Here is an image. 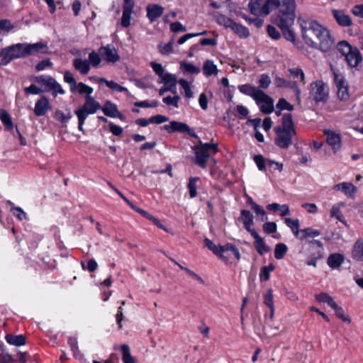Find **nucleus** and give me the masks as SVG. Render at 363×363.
Wrapping results in <instances>:
<instances>
[{
	"label": "nucleus",
	"instance_id": "obj_29",
	"mask_svg": "<svg viewBox=\"0 0 363 363\" xmlns=\"http://www.w3.org/2000/svg\"><path fill=\"white\" fill-rule=\"evenodd\" d=\"M9 49L11 51V55H13V59L26 57L23 43L13 45L12 46L9 47Z\"/></svg>",
	"mask_w": 363,
	"mask_h": 363
},
{
	"label": "nucleus",
	"instance_id": "obj_62",
	"mask_svg": "<svg viewBox=\"0 0 363 363\" xmlns=\"http://www.w3.org/2000/svg\"><path fill=\"white\" fill-rule=\"evenodd\" d=\"M11 211L13 214L19 220H23L26 219L27 215L20 207H12Z\"/></svg>",
	"mask_w": 363,
	"mask_h": 363
},
{
	"label": "nucleus",
	"instance_id": "obj_34",
	"mask_svg": "<svg viewBox=\"0 0 363 363\" xmlns=\"http://www.w3.org/2000/svg\"><path fill=\"white\" fill-rule=\"evenodd\" d=\"M301 235L298 237L300 240L308 239L310 238H315L320 235V232L318 230H315L311 228H307L301 230Z\"/></svg>",
	"mask_w": 363,
	"mask_h": 363
},
{
	"label": "nucleus",
	"instance_id": "obj_36",
	"mask_svg": "<svg viewBox=\"0 0 363 363\" xmlns=\"http://www.w3.org/2000/svg\"><path fill=\"white\" fill-rule=\"evenodd\" d=\"M180 67L184 72H188L189 74H198L201 72V69L199 67H196L194 65H193L192 63L187 62H184V61L181 62Z\"/></svg>",
	"mask_w": 363,
	"mask_h": 363
},
{
	"label": "nucleus",
	"instance_id": "obj_30",
	"mask_svg": "<svg viewBox=\"0 0 363 363\" xmlns=\"http://www.w3.org/2000/svg\"><path fill=\"white\" fill-rule=\"evenodd\" d=\"M286 225L290 228L294 235L296 237H299L301 230H299L300 223L298 219H291L290 218H285Z\"/></svg>",
	"mask_w": 363,
	"mask_h": 363
},
{
	"label": "nucleus",
	"instance_id": "obj_11",
	"mask_svg": "<svg viewBox=\"0 0 363 363\" xmlns=\"http://www.w3.org/2000/svg\"><path fill=\"white\" fill-rule=\"evenodd\" d=\"M99 52L101 57L108 62L114 63L120 60V56L113 45L102 46L99 48Z\"/></svg>",
	"mask_w": 363,
	"mask_h": 363
},
{
	"label": "nucleus",
	"instance_id": "obj_49",
	"mask_svg": "<svg viewBox=\"0 0 363 363\" xmlns=\"http://www.w3.org/2000/svg\"><path fill=\"white\" fill-rule=\"evenodd\" d=\"M334 309L335 315L340 318L342 321L346 323H350L351 320L349 316L345 314L344 310L342 307L339 306L337 303L336 306H334L333 308Z\"/></svg>",
	"mask_w": 363,
	"mask_h": 363
},
{
	"label": "nucleus",
	"instance_id": "obj_51",
	"mask_svg": "<svg viewBox=\"0 0 363 363\" xmlns=\"http://www.w3.org/2000/svg\"><path fill=\"white\" fill-rule=\"evenodd\" d=\"M179 84L184 89L186 97L189 99L191 98L193 96V92L191 91L189 82L186 79H180L179 80Z\"/></svg>",
	"mask_w": 363,
	"mask_h": 363
},
{
	"label": "nucleus",
	"instance_id": "obj_39",
	"mask_svg": "<svg viewBox=\"0 0 363 363\" xmlns=\"http://www.w3.org/2000/svg\"><path fill=\"white\" fill-rule=\"evenodd\" d=\"M273 264H269L268 266H264L261 268L259 274V279L261 281H267L269 280L270 277V272L274 269Z\"/></svg>",
	"mask_w": 363,
	"mask_h": 363
},
{
	"label": "nucleus",
	"instance_id": "obj_47",
	"mask_svg": "<svg viewBox=\"0 0 363 363\" xmlns=\"http://www.w3.org/2000/svg\"><path fill=\"white\" fill-rule=\"evenodd\" d=\"M205 245L213 252L216 256L219 257L220 251H222L221 245H216L211 240L208 238L204 239Z\"/></svg>",
	"mask_w": 363,
	"mask_h": 363
},
{
	"label": "nucleus",
	"instance_id": "obj_33",
	"mask_svg": "<svg viewBox=\"0 0 363 363\" xmlns=\"http://www.w3.org/2000/svg\"><path fill=\"white\" fill-rule=\"evenodd\" d=\"M121 350L122 352V359L124 363H135V359L131 355L130 347L128 345H122Z\"/></svg>",
	"mask_w": 363,
	"mask_h": 363
},
{
	"label": "nucleus",
	"instance_id": "obj_61",
	"mask_svg": "<svg viewBox=\"0 0 363 363\" xmlns=\"http://www.w3.org/2000/svg\"><path fill=\"white\" fill-rule=\"evenodd\" d=\"M277 107L280 111L281 110H288V111H292L293 110V106L290 104L286 99H280L277 104Z\"/></svg>",
	"mask_w": 363,
	"mask_h": 363
},
{
	"label": "nucleus",
	"instance_id": "obj_23",
	"mask_svg": "<svg viewBox=\"0 0 363 363\" xmlns=\"http://www.w3.org/2000/svg\"><path fill=\"white\" fill-rule=\"evenodd\" d=\"M345 260L344 256L340 253H333L329 255L327 264L332 269H336L341 266Z\"/></svg>",
	"mask_w": 363,
	"mask_h": 363
},
{
	"label": "nucleus",
	"instance_id": "obj_32",
	"mask_svg": "<svg viewBox=\"0 0 363 363\" xmlns=\"http://www.w3.org/2000/svg\"><path fill=\"white\" fill-rule=\"evenodd\" d=\"M98 81L101 83L106 84V85L112 90L118 91V92H128L127 88L121 86L118 83L114 81H108L105 78H99Z\"/></svg>",
	"mask_w": 363,
	"mask_h": 363
},
{
	"label": "nucleus",
	"instance_id": "obj_37",
	"mask_svg": "<svg viewBox=\"0 0 363 363\" xmlns=\"http://www.w3.org/2000/svg\"><path fill=\"white\" fill-rule=\"evenodd\" d=\"M216 21L219 25L223 26L227 28H230L234 23L231 18L221 13H218L216 15Z\"/></svg>",
	"mask_w": 363,
	"mask_h": 363
},
{
	"label": "nucleus",
	"instance_id": "obj_13",
	"mask_svg": "<svg viewBox=\"0 0 363 363\" xmlns=\"http://www.w3.org/2000/svg\"><path fill=\"white\" fill-rule=\"evenodd\" d=\"M164 10V7L158 4H149L146 8L147 17L150 22H154L162 15Z\"/></svg>",
	"mask_w": 363,
	"mask_h": 363
},
{
	"label": "nucleus",
	"instance_id": "obj_57",
	"mask_svg": "<svg viewBox=\"0 0 363 363\" xmlns=\"http://www.w3.org/2000/svg\"><path fill=\"white\" fill-rule=\"evenodd\" d=\"M54 117L56 120L62 123H66L72 117V115L69 111L67 114H65L62 111H56Z\"/></svg>",
	"mask_w": 363,
	"mask_h": 363
},
{
	"label": "nucleus",
	"instance_id": "obj_1",
	"mask_svg": "<svg viewBox=\"0 0 363 363\" xmlns=\"http://www.w3.org/2000/svg\"><path fill=\"white\" fill-rule=\"evenodd\" d=\"M308 24V26L301 24L302 35L306 44L323 52L330 51L334 42L329 31L315 21H310Z\"/></svg>",
	"mask_w": 363,
	"mask_h": 363
},
{
	"label": "nucleus",
	"instance_id": "obj_55",
	"mask_svg": "<svg viewBox=\"0 0 363 363\" xmlns=\"http://www.w3.org/2000/svg\"><path fill=\"white\" fill-rule=\"evenodd\" d=\"M264 303L270 309H272L274 306L273 291L269 289L264 296Z\"/></svg>",
	"mask_w": 363,
	"mask_h": 363
},
{
	"label": "nucleus",
	"instance_id": "obj_60",
	"mask_svg": "<svg viewBox=\"0 0 363 363\" xmlns=\"http://www.w3.org/2000/svg\"><path fill=\"white\" fill-rule=\"evenodd\" d=\"M49 91L52 92V95L54 97H56L57 94H65V91L63 89L62 86L55 80L52 86H51Z\"/></svg>",
	"mask_w": 363,
	"mask_h": 363
},
{
	"label": "nucleus",
	"instance_id": "obj_10",
	"mask_svg": "<svg viewBox=\"0 0 363 363\" xmlns=\"http://www.w3.org/2000/svg\"><path fill=\"white\" fill-rule=\"evenodd\" d=\"M255 101L262 113L269 114L274 111V100L264 91L259 93Z\"/></svg>",
	"mask_w": 363,
	"mask_h": 363
},
{
	"label": "nucleus",
	"instance_id": "obj_6",
	"mask_svg": "<svg viewBox=\"0 0 363 363\" xmlns=\"http://www.w3.org/2000/svg\"><path fill=\"white\" fill-rule=\"evenodd\" d=\"M329 96V87L322 80L313 82L310 85L309 97L315 103L325 102Z\"/></svg>",
	"mask_w": 363,
	"mask_h": 363
},
{
	"label": "nucleus",
	"instance_id": "obj_26",
	"mask_svg": "<svg viewBox=\"0 0 363 363\" xmlns=\"http://www.w3.org/2000/svg\"><path fill=\"white\" fill-rule=\"evenodd\" d=\"M352 257L357 261H363V242L357 240L354 245L352 250Z\"/></svg>",
	"mask_w": 363,
	"mask_h": 363
},
{
	"label": "nucleus",
	"instance_id": "obj_14",
	"mask_svg": "<svg viewBox=\"0 0 363 363\" xmlns=\"http://www.w3.org/2000/svg\"><path fill=\"white\" fill-rule=\"evenodd\" d=\"M23 44L26 56L34 55L38 52H46L48 50V46L41 42L33 44Z\"/></svg>",
	"mask_w": 363,
	"mask_h": 363
},
{
	"label": "nucleus",
	"instance_id": "obj_38",
	"mask_svg": "<svg viewBox=\"0 0 363 363\" xmlns=\"http://www.w3.org/2000/svg\"><path fill=\"white\" fill-rule=\"evenodd\" d=\"M315 299L320 303H327L328 305L331 308H333L334 306H336L335 301L327 293L323 292L316 295Z\"/></svg>",
	"mask_w": 363,
	"mask_h": 363
},
{
	"label": "nucleus",
	"instance_id": "obj_15",
	"mask_svg": "<svg viewBox=\"0 0 363 363\" xmlns=\"http://www.w3.org/2000/svg\"><path fill=\"white\" fill-rule=\"evenodd\" d=\"M253 215L250 211L241 210L239 220L242 222L244 228L250 235L252 234V232L256 231L254 228H251L253 225Z\"/></svg>",
	"mask_w": 363,
	"mask_h": 363
},
{
	"label": "nucleus",
	"instance_id": "obj_64",
	"mask_svg": "<svg viewBox=\"0 0 363 363\" xmlns=\"http://www.w3.org/2000/svg\"><path fill=\"white\" fill-rule=\"evenodd\" d=\"M351 11L355 16L363 18V4L355 5Z\"/></svg>",
	"mask_w": 363,
	"mask_h": 363
},
{
	"label": "nucleus",
	"instance_id": "obj_19",
	"mask_svg": "<svg viewBox=\"0 0 363 363\" xmlns=\"http://www.w3.org/2000/svg\"><path fill=\"white\" fill-rule=\"evenodd\" d=\"M251 235L255 240V247L256 248V250L260 255H262L264 253L269 252L270 251V248L267 245H266L263 238L259 235L257 231L252 232V234H251Z\"/></svg>",
	"mask_w": 363,
	"mask_h": 363
},
{
	"label": "nucleus",
	"instance_id": "obj_8",
	"mask_svg": "<svg viewBox=\"0 0 363 363\" xmlns=\"http://www.w3.org/2000/svg\"><path fill=\"white\" fill-rule=\"evenodd\" d=\"M275 131L279 136H293L296 135L291 114L287 113L283 116L281 125L276 127Z\"/></svg>",
	"mask_w": 363,
	"mask_h": 363
},
{
	"label": "nucleus",
	"instance_id": "obj_9",
	"mask_svg": "<svg viewBox=\"0 0 363 363\" xmlns=\"http://www.w3.org/2000/svg\"><path fill=\"white\" fill-rule=\"evenodd\" d=\"M164 128L169 134L179 133L187 134L189 136H196L193 130L191 129L186 123L179 121H171L169 124L164 125Z\"/></svg>",
	"mask_w": 363,
	"mask_h": 363
},
{
	"label": "nucleus",
	"instance_id": "obj_31",
	"mask_svg": "<svg viewBox=\"0 0 363 363\" xmlns=\"http://www.w3.org/2000/svg\"><path fill=\"white\" fill-rule=\"evenodd\" d=\"M230 29L235 33L240 38H247L250 35V32L248 29L234 21L233 26H231Z\"/></svg>",
	"mask_w": 363,
	"mask_h": 363
},
{
	"label": "nucleus",
	"instance_id": "obj_43",
	"mask_svg": "<svg viewBox=\"0 0 363 363\" xmlns=\"http://www.w3.org/2000/svg\"><path fill=\"white\" fill-rule=\"evenodd\" d=\"M13 60V55H11V51L9 48L4 49L0 52V65H6Z\"/></svg>",
	"mask_w": 363,
	"mask_h": 363
},
{
	"label": "nucleus",
	"instance_id": "obj_16",
	"mask_svg": "<svg viewBox=\"0 0 363 363\" xmlns=\"http://www.w3.org/2000/svg\"><path fill=\"white\" fill-rule=\"evenodd\" d=\"M104 113L108 117L123 118V116L119 112L117 106L111 101H106L101 108Z\"/></svg>",
	"mask_w": 363,
	"mask_h": 363
},
{
	"label": "nucleus",
	"instance_id": "obj_18",
	"mask_svg": "<svg viewBox=\"0 0 363 363\" xmlns=\"http://www.w3.org/2000/svg\"><path fill=\"white\" fill-rule=\"evenodd\" d=\"M348 65L352 67H356L362 61V57L359 50L354 48L345 57Z\"/></svg>",
	"mask_w": 363,
	"mask_h": 363
},
{
	"label": "nucleus",
	"instance_id": "obj_50",
	"mask_svg": "<svg viewBox=\"0 0 363 363\" xmlns=\"http://www.w3.org/2000/svg\"><path fill=\"white\" fill-rule=\"evenodd\" d=\"M352 48L348 43L346 41H341L338 43L337 49L341 52L344 57H345L348 53H350L352 49Z\"/></svg>",
	"mask_w": 363,
	"mask_h": 363
},
{
	"label": "nucleus",
	"instance_id": "obj_12",
	"mask_svg": "<svg viewBox=\"0 0 363 363\" xmlns=\"http://www.w3.org/2000/svg\"><path fill=\"white\" fill-rule=\"evenodd\" d=\"M332 14L337 24L340 26L348 27L352 23L351 18L344 10L333 9Z\"/></svg>",
	"mask_w": 363,
	"mask_h": 363
},
{
	"label": "nucleus",
	"instance_id": "obj_5",
	"mask_svg": "<svg viewBox=\"0 0 363 363\" xmlns=\"http://www.w3.org/2000/svg\"><path fill=\"white\" fill-rule=\"evenodd\" d=\"M101 108L100 103L96 101L91 96H86L83 106L75 111L80 125L84 124L89 115L94 114Z\"/></svg>",
	"mask_w": 363,
	"mask_h": 363
},
{
	"label": "nucleus",
	"instance_id": "obj_25",
	"mask_svg": "<svg viewBox=\"0 0 363 363\" xmlns=\"http://www.w3.org/2000/svg\"><path fill=\"white\" fill-rule=\"evenodd\" d=\"M203 72L206 77H210L212 75H217L218 69L213 60H206L203 65Z\"/></svg>",
	"mask_w": 363,
	"mask_h": 363
},
{
	"label": "nucleus",
	"instance_id": "obj_24",
	"mask_svg": "<svg viewBox=\"0 0 363 363\" xmlns=\"http://www.w3.org/2000/svg\"><path fill=\"white\" fill-rule=\"evenodd\" d=\"M334 189L336 190H341L348 196H351L357 191L356 186L353 184L349 182L337 184L334 186Z\"/></svg>",
	"mask_w": 363,
	"mask_h": 363
},
{
	"label": "nucleus",
	"instance_id": "obj_42",
	"mask_svg": "<svg viewBox=\"0 0 363 363\" xmlns=\"http://www.w3.org/2000/svg\"><path fill=\"white\" fill-rule=\"evenodd\" d=\"M287 246L284 243H278L274 248V257L277 259H281L287 252Z\"/></svg>",
	"mask_w": 363,
	"mask_h": 363
},
{
	"label": "nucleus",
	"instance_id": "obj_40",
	"mask_svg": "<svg viewBox=\"0 0 363 363\" xmlns=\"http://www.w3.org/2000/svg\"><path fill=\"white\" fill-rule=\"evenodd\" d=\"M199 177H192L189 179V182L187 184V188L189 191V196L190 198L193 199L197 195V186H196V182L199 180Z\"/></svg>",
	"mask_w": 363,
	"mask_h": 363
},
{
	"label": "nucleus",
	"instance_id": "obj_20",
	"mask_svg": "<svg viewBox=\"0 0 363 363\" xmlns=\"http://www.w3.org/2000/svg\"><path fill=\"white\" fill-rule=\"evenodd\" d=\"M159 83H163L164 86L170 89V92L175 94L177 91V79L176 77L170 73L166 72L165 75L160 79Z\"/></svg>",
	"mask_w": 363,
	"mask_h": 363
},
{
	"label": "nucleus",
	"instance_id": "obj_35",
	"mask_svg": "<svg viewBox=\"0 0 363 363\" xmlns=\"http://www.w3.org/2000/svg\"><path fill=\"white\" fill-rule=\"evenodd\" d=\"M64 81L69 85L71 92L75 94L77 83L74 77L73 74L70 71L67 70L65 72Z\"/></svg>",
	"mask_w": 363,
	"mask_h": 363
},
{
	"label": "nucleus",
	"instance_id": "obj_22",
	"mask_svg": "<svg viewBox=\"0 0 363 363\" xmlns=\"http://www.w3.org/2000/svg\"><path fill=\"white\" fill-rule=\"evenodd\" d=\"M239 91L243 94L247 95L253 98L255 101L259 95V93L262 91V90L258 89L254 86L250 84H242L238 86Z\"/></svg>",
	"mask_w": 363,
	"mask_h": 363
},
{
	"label": "nucleus",
	"instance_id": "obj_3",
	"mask_svg": "<svg viewBox=\"0 0 363 363\" xmlns=\"http://www.w3.org/2000/svg\"><path fill=\"white\" fill-rule=\"evenodd\" d=\"M286 2L288 0H266L262 4L260 0H252L248 4V8L251 13L255 16H267L275 9L277 11L282 10Z\"/></svg>",
	"mask_w": 363,
	"mask_h": 363
},
{
	"label": "nucleus",
	"instance_id": "obj_17",
	"mask_svg": "<svg viewBox=\"0 0 363 363\" xmlns=\"http://www.w3.org/2000/svg\"><path fill=\"white\" fill-rule=\"evenodd\" d=\"M49 109H51V106L48 99L45 96H42L35 103L34 113L38 116H44Z\"/></svg>",
	"mask_w": 363,
	"mask_h": 363
},
{
	"label": "nucleus",
	"instance_id": "obj_45",
	"mask_svg": "<svg viewBox=\"0 0 363 363\" xmlns=\"http://www.w3.org/2000/svg\"><path fill=\"white\" fill-rule=\"evenodd\" d=\"M89 62L90 63V66L94 67H96L99 65L101 62V56L99 52H96L92 51L89 54Z\"/></svg>",
	"mask_w": 363,
	"mask_h": 363
},
{
	"label": "nucleus",
	"instance_id": "obj_28",
	"mask_svg": "<svg viewBox=\"0 0 363 363\" xmlns=\"http://www.w3.org/2000/svg\"><path fill=\"white\" fill-rule=\"evenodd\" d=\"M55 79L50 77L46 75H40L35 78V82L39 84H41L45 87L46 91H49L52 86Z\"/></svg>",
	"mask_w": 363,
	"mask_h": 363
},
{
	"label": "nucleus",
	"instance_id": "obj_63",
	"mask_svg": "<svg viewBox=\"0 0 363 363\" xmlns=\"http://www.w3.org/2000/svg\"><path fill=\"white\" fill-rule=\"evenodd\" d=\"M271 84V79L267 74H262L259 80V86L262 89H267Z\"/></svg>",
	"mask_w": 363,
	"mask_h": 363
},
{
	"label": "nucleus",
	"instance_id": "obj_58",
	"mask_svg": "<svg viewBox=\"0 0 363 363\" xmlns=\"http://www.w3.org/2000/svg\"><path fill=\"white\" fill-rule=\"evenodd\" d=\"M263 230L267 234L277 232V226L274 222H266L262 226Z\"/></svg>",
	"mask_w": 363,
	"mask_h": 363
},
{
	"label": "nucleus",
	"instance_id": "obj_46",
	"mask_svg": "<svg viewBox=\"0 0 363 363\" xmlns=\"http://www.w3.org/2000/svg\"><path fill=\"white\" fill-rule=\"evenodd\" d=\"M133 10L123 9V14L121 17V26L128 28L130 25L131 13Z\"/></svg>",
	"mask_w": 363,
	"mask_h": 363
},
{
	"label": "nucleus",
	"instance_id": "obj_21",
	"mask_svg": "<svg viewBox=\"0 0 363 363\" xmlns=\"http://www.w3.org/2000/svg\"><path fill=\"white\" fill-rule=\"evenodd\" d=\"M74 68L82 74H87L90 70V63L87 60H83L81 57L75 58L73 60Z\"/></svg>",
	"mask_w": 363,
	"mask_h": 363
},
{
	"label": "nucleus",
	"instance_id": "obj_54",
	"mask_svg": "<svg viewBox=\"0 0 363 363\" xmlns=\"http://www.w3.org/2000/svg\"><path fill=\"white\" fill-rule=\"evenodd\" d=\"M274 143L281 148H286L292 144L291 138H276Z\"/></svg>",
	"mask_w": 363,
	"mask_h": 363
},
{
	"label": "nucleus",
	"instance_id": "obj_4",
	"mask_svg": "<svg viewBox=\"0 0 363 363\" xmlns=\"http://www.w3.org/2000/svg\"><path fill=\"white\" fill-rule=\"evenodd\" d=\"M218 152V148L216 143H200L194 148L195 157L194 162L199 167L205 169L208 159Z\"/></svg>",
	"mask_w": 363,
	"mask_h": 363
},
{
	"label": "nucleus",
	"instance_id": "obj_52",
	"mask_svg": "<svg viewBox=\"0 0 363 363\" xmlns=\"http://www.w3.org/2000/svg\"><path fill=\"white\" fill-rule=\"evenodd\" d=\"M174 40H171L167 44H160L158 45V50L162 55H168L173 51Z\"/></svg>",
	"mask_w": 363,
	"mask_h": 363
},
{
	"label": "nucleus",
	"instance_id": "obj_53",
	"mask_svg": "<svg viewBox=\"0 0 363 363\" xmlns=\"http://www.w3.org/2000/svg\"><path fill=\"white\" fill-rule=\"evenodd\" d=\"M341 138H326L327 143L333 148L335 152L341 147Z\"/></svg>",
	"mask_w": 363,
	"mask_h": 363
},
{
	"label": "nucleus",
	"instance_id": "obj_7",
	"mask_svg": "<svg viewBox=\"0 0 363 363\" xmlns=\"http://www.w3.org/2000/svg\"><path fill=\"white\" fill-rule=\"evenodd\" d=\"M334 83L337 89V96L340 101H347L350 99L348 84L339 71H333Z\"/></svg>",
	"mask_w": 363,
	"mask_h": 363
},
{
	"label": "nucleus",
	"instance_id": "obj_56",
	"mask_svg": "<svg viewBox=\"0 0 363 363\" xmlns=\"http://www.w3.org/2000/svg\"><path fill=\"white\" fill-rule=\"evenodd\" d=\"M247 123L253 126L254 130L256 131L255 136H262V135L258 132V129L262 127V121L260 118L249 119Z\"/></svg>",
	"mask_w": 363,
	"mask_h": 363
},
{
	"label": "nucleus",
	"instance_id": "obj_44",
	"mask_svg": "<svg viewBox=\"0 0 363 363\" xmlns=\"http://www.w3.org/2000/svg\"><path fill=\"white\" fill-rule=\"evenodd\" d=\"M0 118L8 130H11L13 128L11 117L6 111L3 109L0 110Z\"/></svg>",
	"mask_w": 363,
	"mask_h": 363
},
{
	"label": "nucleus",
	"instance_id": "obj_59",
	"mask_svg": "<svg viewBox=\"0 0 363 363\" xmlns=\"http://www.w3.org/2000/svg\"><path fill=\"white\" fill-rule=\"evenodd\" d=\"M289 73L291 76H293L294 78H296L298 77H300L301 81L305 84V74L303 72V70L300 68L296 67V68H291L289 69Z\"/></svg>",
	"mask_w": 363,
	"mask_h": 363
},
{
	"label": "nucleus",
	"instance_id": "obj_41",
	"mask_svg": "<svg viewBox=\"0 0 363 363\" xmlns=\"http://www.w3.org/2000/svg\"><path fill=\"white\" fill-rule=\"evenodd\" d=\"M94 89L92 87L86 85L83 82H79L77 84L76 86V93L79 94H86V96H91Z\"/></svg>",
	"mask_w": 363,
	"mask_h": 363
},
{
	"label": "nucleus",
	"instance_id": "obj_2",
	"mask_svg": "<svg viewBox=\"0 0 363 363\" xmlns=\"http://www.w3.org/2000/svg\"><path fill=\"white\" fill-rule=\"evenodd\" d=\"M296 1L288 0L282 10L276 11L271 16L272 22L282 30L284 38L291 42H294L296 38L294 31L291 29L296 18Z\"/></svg>",
	"mask_w": 363,
	"mask_h": 363
},
{
	"label": "nucleus",
	"instance_id": "obj_48",
	"mask_svg": "<svg viewBox=\"0 0 363 363\" xmlns=\"http://www.w3.org/2000/svg\"><path fill=\"white\" fill-rule=\"evenodd\" d=\"M331 217L336 218L339 221L347 225L346 220L344 216L342 214L340 209L338 206H333L330 211Z\"/></svg>",
	"mask_w": 363,
	"mask_h": 363
},
{
	"label": "nucleus",
	"instance_id": "obj_27",
	"mask_svg": "<svg viewBox=\"0 0 363 363\" xmlns=\"http://www.w3.org/2000/svg\"><path fill=\"white\" fill-rule=\"evenodd\" d=\"M6 342L15 346H22L26 344V337L23 335H14L11 334H7L6 335Z\"/></svg>",
	"mask_w": 363,
	"mask_h": 363
}]
</instances>
